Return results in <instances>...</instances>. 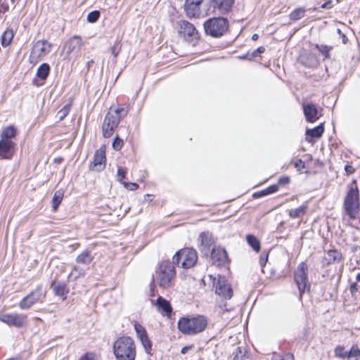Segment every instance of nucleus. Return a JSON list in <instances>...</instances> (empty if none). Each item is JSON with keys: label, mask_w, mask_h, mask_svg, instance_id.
Wrapping results in <instances>:
<instances>
[{"label": "nucleus", "mask_w": 360, "mask_h": 360, "mask_svg": "<svg viewBox=\"0 0 360 360\" xmlns=\"http://www.w3.org/2000/svg\"><path fill=\"white\" fill-rule=\"evenodd\" d=\"M113 352L117 360H135V342L129 336L120 337L114 342Z\"/></svg>", "instance_id": "obj_1"}, {"label": "nucleus", "mask_w": 360, "mask_h": 360, "mask_svg": "<svg viewBox=\"0 0 360 360\" xmlns=\"http://www.w3.org/2000/svg\"><path fill=\"white\" fill-rule=\"evenodd\" d=\"M207 321L203 316L193 318L181 317L178 321V328L186 335H193L202 332L207 327Z\"/></svg>", "instance_id": "obj_2"}, {"label": "nucleus", "mask_w": 360, "mask_h": 360, "mask_svg": "<svg viewBox=\"0 0 360 360\" xmlns=\"http://www.w3.org/2000/svg\"><path fill=\"white\" fill-rule=\"evenodd\" d=\"M175 275L176 271L173 262L163 261L159 264L153 278L156 280L160 288H168L172 285Z\"/></svg>", "instance_id": "obj_3"}, {"label": "nucleus", "mask_w": 360, "mask_h": 360, "mask_svg": "<svg viewBox=\"0 0 360 360\" xmlns=\"http://www.w3.org/2000/svg\"><path fill=\"white\" fill-rule=\"evenodd\" d=\"M127 113L124 108H118L105 115L102 126V133L105 138H109L113 134L120 120L127 115Z\"/></svg>", "instance_id": "obj_4"}, {"label": "nucleus", "mask_w": 360, "mask_h": 360, "mask_svg": "<svg viewBox=\"0 0 360 360\" xmlns=\"http://www.w3.org/2000/svg\"><path fill=\"white\" fill-rule=\"evenodd\" d=\"M229 21L223 17L212 18L204 22V29L206 34L214 37H219L228 30Z\"/></svg>", "instance_id": "obj_5"}, {"label": "nucleus", "mask_w": 360, "mask_h": 360, "mask_svg": "<svg viewBox=\"0 0 360 360\" xmlns=\"http://www.w3.org/2000/svg\"><path fill=\"white\" fill-rule=\"evenodd\" d=\"M344 206L348 216L352 219H355L359 211V190L355 183L349 189L345 199Z\"/></svg>", "instance_id": "obj_6"}, {"label": "nucleus", "mask_w": 360, "mask_h": 360, "mask_svg": "<svg viewBox=\"0 0 360 360\" xmlns=\"http://www.w3.org/2000/svg\"><path fill=\"white\" fill-rule=\"evenodd\" d=\"M198 260L196 251L193 248H184L173 256V264L184 269H190L195 266Z\"/></svg>", "instance_id": "obj_7"}, {"label": "nucleus", "mask_w": 360, "mask_h": 360, "mask_svg": "<svg viewBox=\"0 0 360 360\" xmlns=\"http://www.w3.org/2000/svg\"><path fill=\"white\" fill-rule=\"evenodd\" d=\"M46 291L41 285H38L35 290L23 297L19 303V307L22 309H28L37 302H43L46 297Z\"/></svg>", "instance_id": "obj_8"}, {"label": "nucleus", "mask_w": 360, "mask_h": 360, "mask_svg": "<svg viewBox=\"0 0 360 360\" xmlns=\"http://www.w3.org/2000/svg\"><path fill=\"white\" fill-rule=\"evenodd\" d=\"M294 279L300 291V297H302L306 290H309L310 287L308 282L307 266L305 263L302 262L298 265L295 271Z\"/></svg>", "instance_id": "obj_9"}, {"label": "nucleus", "mask_w": 360, "mask_h": 360, "mask_svg": "<svg viewBox=\"0 0 360 360\" xmlns=\"http://www.w3.org/2000/svg\"><path fill=\"white\" fill-rule=\"evenodd\" d=\"M204 0H186L184 4V11L188 18H199L210 14L211 7L206 11L202 12L200 10V6Z\"/></svg>", "instance_id": "obj_10"}, {"label": "nucleus", "mask_w": 360, "mask_h": 360, "mask_svg": "<svg viewBox=\"0 0 360 360\" xmlns=\"http://www.w3.org/2000/svg\"><path fill=\"white\" fill-rule=\"evenodd\" d=\"M51 48V44L46 40H39L33 46L30 56V61L36 63L44 56L48 54Z\"/></svg>", "instance_id": "obj_11"}, {"label": "nucleus", "mask_w": 360, "mask_h": 360, "mask_svg": "<svg viewBox=\"0 0 360 360\" xmlns=\"http://www.w3.org/2000/svg\"><path fill=\"white\" fill-rule=\"evenodd\" d=\"M210 278L213 279V286L215 288L216 294L225 299L232 297L233 290L224 277L218 275L217 278H213L212 276H210Z\"/></svg>", "instance_id": "obj_12"}, {"label": "nucleus", "mask_w": 360, "mask_h": 360, "mask_svg": "<svg viewBox=\"0 0 360 360\" xmlns=\"http://www.w3.org/2000/svg\"><path fill=\"white\" fill-rule=\"evenodd\" d=\"M83 46V40L79 35L71 37L64 44L63 50L65 51L66 56L71 58L72 56H77Z\"/></svg>", "instance_id": "obj_13"}, {"label": "nucleus", "mask_w": 360, "mask_h": 360, "mask_svg": "<svg viewBox=\"0 0 360 360\" xmlns=\"http://www.w3.org/2000/svg\"><path fill=\"white\" fill-rule=\"evenodd\" d=\"M0 321L16 328L24 327L27 323V316L21 314H4L0 316Z\"/></svg>", "instance_id": "obj_14"}, {"label": "nucleus", "mask_w": 360, "mask_h": 360, "mask_svg": "<svg viewBox=\"0 0 360 360\" xmlns=\"http://www.w3.org/2000/svg\"><path fill=\"white\" fill-rule=\"evenodd\" d=\"M104 147H101L94 154L93 162L91 163L89 168L91 170L100 172L105 168L106 158Z\"/></svg>", "instance_id": "obj_15"}, {"label": "nucleus", "mask_w": 360, "mask_h": 360, "mask_svg": "<svg viewBox=\"0 0 360 360\" xmlns=\"http://www.w3.org/2000/svg\"><path fill=\"white\" fill-rule=\"evenodd\" d=\"M179 33L182 34L184 38L189 40L190 39L196 38L198 31L195 26L187 20H179L178 22Z\"/></svg>", "instance_id": "obj_16"}, {"label": "nucleus", "mask_w": 360, "mask_h": 360, "mask_svg": "<svg viewBox=\"0 0 360 360\" xmlns=\"http://www.w3.org/2000/svg\"><path fill=\"white\" fill-rule=\"evenodd\" d=\"M233 3L234 0H211L210 13L218 10L222 14L227 13L230 11Z\"/></svg>", "instance_id": "obj_17"}, {"label": "nucleus", "mask_w": 360, "mask_h": 360, "mask_svg": "<svg viewBox=\"0 0 360 360\" xmlns=\"http://www.w3.org/2000/svg\"><path fill=\"white\" fill-rule=\"evenodd\" d=\"M15 143L13 141L0 140V158L1 159H11L14 153Z\"/></svg>", "instance_id": "obj_18"}, {"label": "nucleus", "mask_w": 360, "mask_h": 360, "mask_svg": "<svg viewBox=\"0 0 360 360\" xmlns=\"http://www.w3.org/2000/svg\"><path fill=\"white\" fill-rule=\"evenodd\" d=\"M212 262L217 266L224 264L228 259L226 250L221 248H213L211 252Z\"/></svg>", "instance_id": "obj_19"}, {"label": "nucleus", "mask_w": 360, "mask_h": 360, "mask_svg": "<svg viewBox=\"0 0 360 360\" xmlns=\"http://www.w3.org/2000/svg\"><path fill=\"white\" fill-rule=\"evenodd\" d=\"M201 252L205 255L210 252V248L214 244L213 236L210 232H202L200 235Z\"/></svg>", "instance_id": "obj_20"}, {"label": "nucleus", "mask_w": 360, "mask_h": 360, "mask_svg": "<svg viewBox=\"0 0 360 360\" xmlns=\"http://www.w3.org/2000/svg\"><path fill=\"white\" fill-rule=\"evenodd\" d=\"M300 62L306 67H316L319 64V60L316 55L311 52H304L300 56Z\"/></svg>", "instance_id": "obj_21"}, {"label": "nucleus", "mask_w": 360, "mask_h": 360, "mask_svg": "<svg viewBox=\"0 0 360 360\" xmlns=\"http://www.w3.org/2000/svg\"><path fill=\"white\" fill-rule=\"evenodd\" d=\"M155 306L162 315L169 317L172 312V308L167 300L161 296H159L156 300Z\"/></svg>", "instance_id": "obj_22"}, {"label": "nucleus", "mask_w": 360, "mask_h": 360, "mask_svg": "<svg viewBox=\"0 0 360 360\" xmlns=\"http://www.w3.org/2000/svg\"><path fill=\"white\" fill-rule=\"evenodd\" d=\"M305 119L308 122H314L319 119L318 110L314 104H307L303 106Z\"/></svg>", "instance_id": "obj_23"}, {"label": "nucleus", "mask_w": 360, "mask_h": 360, "mask_svg": "<svg viewBox=\"0 0 360 360\" xmlns=\"http://www.w3.org/2000/svg\"><path fill=\"white\" fill-rule=\"evenodd\" d=\"M51 288L56 296L60 297L63 300L66 299L67 294L69 292V288L65 283L53 281L51 284Z\"/></svg>", "instance_id": "obj_24"}, {"label": "nucleus", "mask_w": 360, "mask_h": 360, "mask_svg": "<svg viewBox=\"0 0 360 360\" xmlns=\"http://www.w3.org/2000/svg\"><path fill=\"white\" fill-rule=\"evenodd\" d=\"M16 134V129L13 126L6 127L2 129L0 140L13 141L12 139L15 137Z\"/></svg>", "instance_id": "obj_25"}, {"label": "nucleus", "mask_w": 360, "mask_h": 360, "mask_svg": "<svg viewBox=\"0 0 360 360\" xmlns=\"http://www.w3.org/2000/svg\"><path fill=\"white\" fill-rule=\"evenodd\" d=\"M342 258L341 252L335 250H330L325 255L324 259L326 261V263L329 264L334 262H339Z\"/></svg>", "instance_id": "obj_26"}, {"label": "nucleus", "mask_w": 360, "mask_h": 360, "mask_svg": "<svg viewBox=\"0 0 360 360\" xmlns=\"http://www.w3.org/2000/svg\"><path fill=\"white\" fill-rule=\"evenodd\" d=\"M307 209L308 205L307 203H304L297 208L290 210L288 211V215L292 219L300 218L306 214Z\"/></svg>", "instance_id": "obj_27"}, {"label": "nucleus", "mask_w": 360, "mask_h": 360, "mask_svg": "<svg viewBox=\"0 0 360 360\" xmlns=\"http://www.w3.org/2000/svg\"><path fill=\"white\" fill-rule=\"evenodd\" d=\"M94 259L89 250H84L76 257V262L84 265H89Z\"/></svg>", "instance_id": "obj_28"}, {"label": "nucleus", "mask_w": 360, "mask_h": 360, "mask_svg": "<svg viewBox=\"0 0 360 360\" xmlns=\"http://www.w3.org/2000/svg\"><path fill=\"white\" fill-rule=\"evenodd\" d=\"M50 72V66L48 63H43L37 69V76L42 79L45 80Z\"/></svg>", "instance_id": "obj_29"}, {"label": "nucleus", "mask_w": 360, "mask_h": 360, "mask_svg": "<svg viewBox=\"0 0 360 360\" xmlns=\"http://www.w3.org/2000/svg\"><path fill=\"white\" fill-rule=\"evenodd\" d=\"M84 274H85V271L82 268H81L79 266L74 265L72 269V271H70V273L68 275V279L69 280H71V279L76 280L77 278H78L80 276H84Z\"/></svg>", "instance_id": "obj_30"}, {"label": "nucleus", "mask_w": 360, "mask_h": 360, "mask_svg": "<svg viewBox=\"0 0 360 360\" xmlns=\"http://www.w3.org/2000/svg\"><path fill=\"white\" fill-rule=\"evenodd\" d=\"M324 131V127L323 124H320L313 129L307 130V135L313 138H319L322 136Z\"/></svg>", "instance_id": "obj_31"}, {"label": "nucleus", "mask_w": 360, "mask_h": 360, "mask_svg": "<svg viewBox=\"0 0 360 360\" xmlns=\"http://www.w3.org/2000/svg\"><path fill=\"white\" fill-rule=\"evenodd\" d=\"M13 36L11 30H6L1 35V45L4 47L8 46L11 43Z\"/></svg>", "instance_id": "obj_32"}, {"label": "nucleus", "mask_w": 360, "mask_h": 360, "mask_svg": "<svg viewBox=\"0 0 360 360\" xmlns=\"http://www.w3.org/2000/svg\"><path fill=\"white\" fill-rule=\"evenodd\" d=\"M63 198V192L62 190H58L55 192L53 199H52V207L53 210L56 211L59 205L60 204Z\"/></svg>", "instance_id": "obj_33"}, {"label": "nucleus", "mask_w": 360, "mask_h": 360, "mask_svg": "<svg viewBox=\"0 0 360 360\" xmlns=\"http://www.w3.org/2000/svg\"><path fill=\"white\" fill-rule=\"evenodd\" d=\"M305 9L303 8H299L294 10L290 14V20L291 21H297L304 16Z\"/></svg>", "instance_id": "obj_34"}, {"label": "nucleus", "mask_w": 360, "mask_h": 360, "mask_svg": "<svg viewBox=\"0 0 360 360\" xmlns=\"http://www.w3.org/2000/svg\"><path fill=\"white\" fill-rule=\"evenodd\" d=\"M247 242L256 252H259L260 250V243L257 238L252 235L247 236Z\"/></svg>", "instance_id": "obj_35"}, {"label": "nucleus", "mask_w": 360, "mask_h": 360, "mask_svg": "<svg viewBox=\"0 0 360 360\" xmlns=\"http://www.w3.org/2000/svg\"><path fill=\"white\" fill-rule=\"evenodd\" d=\"M139 340L141 341L146 352L147 354H150L152 349V342L149 340L148 335L144 337H142L141 338L139 339Z\"/></svg>", "instance_id": "obj_36"}, {"label": "nucleus", "mask_w": 360, "mask_h": 360, "mask_svg": "<svg viewBox=\"0 0 360 360\" xmlns=\"http://www.w3.org/2000/svg\"><path fill=\"white\" fill-rule=\"evenodd\" d=\"M315 48L324 56L325 58H330V51L331 50V46H328L326 45H315Z\"/></svg>", "instance_id": "obj_37"}, {"label": "nucleus", "mask_w": 360, "mask_h": 360, "mask_svg": "<svg viewBox=\"0 0 360 360\" xmlns=\"http://www.w3.org/2000/svg\"><path fill=\"white\" fill-rule=\"evenodd\" d=\"M334 353L335 356L341 358V359H346L348 358V353L347 352L345 351V347L341 345L337 346L334 349Z\"/></svg>", "instance_id": "obj_38"}, {"label": "nucleus", "mask_w": 360, "mask_h": 360, "mask_svg": "<svg viewBox=\"0 0 360 360\" xmlns=\"http://www.w3.org/2000/svg\"><path fill=\"white\" fill-rule=\"evenodd\" d=\"M134 329L137 334V337L139 339L141 338L142 337H144L147 335V332L143 326H142L140 323L138 322H135L134 323Z\"/></svg>", "instance_id": "obj_39"}, {"label": "nucleus", "mask_w": 360, "mask_h": 360, "mask_svg": "<svg viewBox=\"0 0 360 360\" xmlns=\"http://www.w3.org/2000/svg\"><path fill=\"white\" fill-rule=\"evenodd\" d=\"M348 353V359L352 358V357H357L360 356V348L358 347L357 345H353L349 351L347 352Z\"/></svg>", "instance_id": "obj_40"}, {"label": "nucleus", "mask_w": 360, "mask_h": 360, "mask_svg": "<svg viewBox=\"0 0 360 360\" xmlns=\"http://www.w3.org/2000/svg\"><path fill=\"white\" fill-rule=\"evenodd\" d=\"M100 16V12L98 11H94L90 12L86 17L87 21L91 23L96 22Z\"/></svg>", "instance_id": "obj_41"}, {"label": "nucleus", "mask_w": 360, "mask_h": 360, "mask_svg": "<svg viewBox=\"0 0 360 360\" xmlns=\"http://www.w3.org/2000/svg\"><path fill=\"white\" fill-rule=\"evenodd\" d=\"M245 356V352L241 347H238L233 352V360H243Z\"/></svg>", "instance_id": "obj_42"}, {"label": "nucleus", "mask_w": 360, "mask_h": 360, "mask_svg": "<svg viewBox=\"0 0 360 360\" xmlns=\"http://www.w3.org/2000/svg\"><path fill=\"white\" fill-rule=\"evenodd\" d=\"M124 145V141L118 136L114 138L112 146L115 150H120Z\"/></svg>", "instance_id": "obj_43"}, {"label": "nucleus", "mask_w": 360, "mask_h": 360, "mask_svg": "<svg viewBox=\"0 0 360 360\" xmlns=\"http://www.w3.org/2000/svg\"><path fill=\"white\" fill-rule=\"evenodd\" d=\"M70 105H65L62 109L58 112V116L60 120H63L69 113Z\"/></svg>", "instance_id": "obj_44"}, {"label": "nucleus", "mask_w": 360, "mask_h": 360, "mask_svg": "<svg viewBox=\"0 0 360 360\" xmlns=\"http://www.w3.org/2000/svg\"><path fill=\"white\" fill-rule=\"evenodd\" d=\"M271 360H294V356L292 354H287L284 356L274 354Z\"/></svg>", "instance_id": "obj_45"}, {"label": "nucleus", "mask_w": 360, "mask_h": 360, "mask_svg": "<svg viewBox=\"0 0 360 360\" xmlns=\"http://www.w3.org/2000/svg\"><path fill=\"white\" fill-rule=\"evenodd\" d=\"M97 355L93 352H87L84 354L79 360H96Z\"/></svg>", "instance_id": "obj_46"}, {"label": "nucleus", "mask_w": 360, "mask_h": 360, "mask_svg": "<svg viewBox=\"0 0 360 360\" xmlns=\"http://www.w3.org/2000/svg\"><path fill=\"white\" fill-rule=\"evenodd\" d=\"M126 170L122 167H118L117 169V178L118 181L122 182V179L126 176Z\"/></svg>", "instance_id": "obj_47"}, {"label": "nucleus", "mask_w": 360, "mask_h": 360, "mask_svg": "<svg viewBox=\"0 0 360 360\" xmlns=\"http://www.w3.org/2000/svg\"><path fill=\"white\" fill-rule=\"evenodd\" d=\"M124 185V188L129 189L130 191H135L138 188V184L136 183H127V182H122Z\"/></svg>", "instance_id": "obj_48"}, {"label": "nucleus", "mask_w": 360, "mask_h": 360, "mask_svg": "<svg viewBox=\"0 0 360 360\" xmlns=\"http://www.w3.org/2000/svg\"><path fill=\"white\" fill-rule=\"evenodd\" d=\"M290 182V178L288 176H282L278 181V186H285Z\"/></svg>", "instance_id": "obj_49"}, {"label": "nucleus", "mask_w": 360, "mask_h": 360, "mask_svg": "<svg viewBox=\"0 0 360 360\" xmlns=\"http://www.w3.org/2000/svg\"><path fill=\"white\" fill-rule=\"evenodd\" d=\"M149 287H150V291H149V295L150 297H154L155 295V278H153L152 280H151V282L149 285Z\"/></svg>", "instance_id": "obj_50"}, {"label": "nucleus", "mask_w": 360, "mask_h": 360, "mask_svg": "<svg viewBox=\"0 0 360 360\" xmlns=\"http://www.w3.org/2000/svg\"><path fill=\"white\" fill-rule=\"evenodd\" d=\"M305 167V163L302 160H298L295 163V167L297 169L298 171H301Z\"/></svg>", "instance_id": "obj_51"}, {"label": "nucleus", "mask_w": 360, "mask_h": 360, "mask_svg": "<svg viewBox=\"0 0 360 360\" xmlns=\"http://www.w3.org/2000/svg\"><path fill=\"white\" fill-rule=\"evenodd\" d=\"M269 195V193H267V191L265 188V189H264V190H262L261 191L255 193L253 194V198H261V197H263V196H265V195Z\"/></svg>", "instance_id": "obj_52"}, {"label": "nucleus", "mask_w": 360, "mask_h": 360, "mask_svg": "<svg viewBox=\"0 0 360 360\" xmlns=\"http://www.w3.org/2000/svg\"><path fill=\"white\" fill-rule=\"evenodd\" d=\"M269 195V193H267V191L265 188V189H264V190H262L261 191L255 193L253 194V198H261V197H263V196H265V195Z\"/></svg>", "instance_id": "obj_53"}, {"label": "nucleus", "mask_w": 360, "mask_h": 360, "mask_svg": "<svg viewBox=\"0 0 360 360\" xmlns=\"http://www.w3.org/2000/svg\"><path fill=\"white\" fill-rule=\"evenodd\" d=\"M266 190L267 191V193H269V194L274 193L278 190V186L274 184L266 188Z\"/></svg>", "instance_id": "obj_54"}, {"label": "nucleus", "mask_w": 360, "mask_h": 360, "mask_svg": "<svg viewBox=\"0 0 360 360\" xmlns=\"http://www.w3.org/2000/svg\"><path fill=\"white\" fill-rule=\"evenodd\" d=\"M120 51V48L117 44L114 45L111 49V53L115 57L118 56Z\"/></svg>", "instance_id": "obj_55"}, {"label": "nucleus", "mask_w": 360, "mask_h": 360, "mask_svg": "<svg viewBox=\"0 0 360 360\" xmlns=\"http://www.w3.org/2000/svg\"><path fill=\"white\" fill-rule=\"evenodd\" d=\"M264 51L265 49L263 46H259L252 53V56L256 57L258 54L264 53Z\"/></svg>", "instance_id": "obj_56"}, {"label": "nucleus", "mask_w": 360, "mask_h": 360, "mask_svg": "<svg viewBox=\"0 0 360 360\" xmlns=\"http://www.w3.org/2000/svg\"><path fill=\"white\" fill-rule=\"evenodd\" d=\"M345 170L348 174H351L354 173V167L352 166L348 165H345Z\"/></svg>", "instance_id": "obj_57"}, {"label": "nucleus", "mask_w": 360, "mask_h": 360, "mask_svg": "<svg viewBox=\"0 0 360 360\" xmlns=\"http://www.w3.org/2000/svg\"><path fill=\"white\" fill-rule=\"evenodd\" d=\"M193 347V345L185 346L181 349V353L183 354H185L188 352V350L191 349Z\"/></svg>", "instance_id": "obj_58"}, {"label": "nucleus", "mask_w": 360, "mask_h": 360, "mask_svg": "<svg viewBox=\"0 0 360 360\" xmlns=\"http://www.w3.org/2000/svg\"><path fill=\"white\" fill-rule=\"evenodd\" d=\"M322 8H328L331 7V1L323 3L321 6Z\"/></svg>", "instance_id": "obj_59"}, {"label": "nucleus", "mask_w": 360, "mask_h": 360, "mask_svg": "<svg viewBox=\"0 0 360 360\" xmlns=\"http://www.w3.org/2000/svg\"><path fill=\"white\" fill-rule=\"evenodd\" d=\"M267 262V256H266L264 258L262 257H260L259 263L261 266H264Z\"/></svg>", "instance_id": "obj_60"}, {"label": "nucleus", "mask_w": 360, "mask_h": 360, "mask_svg": "<svg viewBox=\"0 0 360 360\" xmlns=\"http://www.w3.org/2000/svg\"><path fill=\"white\" fill-rule=\"evenodd\" d=\"M355 290H356V283H354V284L351 285V286H350V291L352 292H353Z\"/></svg>", "instance_id": "obj_61"}, {"label": "nucleus", "mask_w": 360, "mask_h": 360, "mask_svg": "<svg viewBox=\"0 0 360 360\" xmlns=\"http://www.w3.org/2000/svg\"><path fill=\"white\" fill-rule=\"evenodd\" d=\"M342 42H343L344 44H346V43H347V37H346V35H345V34H342Z\"/></svg>", "instance_id": "obj_62"}, {"label": "nucleus", "mask_w": 360, "mask_h": 360, "mask_svg": "<svg viewBox=\"0 0 360 360\" xmlns=\"http://www.w3.org/2000/svg\"><path fill=\"white\" fill-rule=\"evenodd\" d=\"M259 39V35L257 34H254L252 37V39L254 41H257Z\"/></svg>", "instance_id": "obj_63"}, {"label": "nucleus", "mask_w": 360, "mask_h": 360, "mask_svg": "<svg viewBox=\"0 0 360 360\" xmlns=\"http://www.w3.org/2000/svg\"><path fill=\"white\" fill-rule=\"evenodd\" d=\"M93 63H94V60H91L86 63V65L88 68H89Z\"/></svg>", "instance_id": "obj_64"}]
</instances>
